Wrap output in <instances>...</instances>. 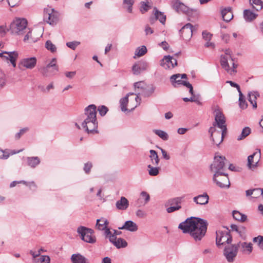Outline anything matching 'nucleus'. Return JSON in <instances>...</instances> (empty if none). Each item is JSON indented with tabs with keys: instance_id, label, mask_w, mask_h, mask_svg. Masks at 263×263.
Instances as JSON below:
<instances>
[{
	"instance_id": "9",
	"label": "nucleus",
	"mask_w": 263,
	"mask_h": 263,
	"mask_svg": "<svg viewBox=\"0 0 263 263\" xmlns=\"http://www.w3.org/2000/svg\"><path fill=\"white\" fill-rule=\"evenodd\" d=\"M59 14L53 9L47 8L44 10V20L50 25L55 24L59 21Z\"/></svg>"
},
{
	"instance_id": "52",
	"label": "nucleus",
	"mask_w": 263,
	"mask_h": 263,
	"mask_svg": "<svg viewBox=\"0 0 263 263\" xmlns=\"http://www.w3.org/2000/svg\"><path fill=\"white\" fill-rule=\"evenodd\" d=\"M39 37L35 38L32 36L31 32L29 31L27 34L25 36L24 41H28L29 39L31 40V42H36Z\"/></svg>"
},
{
	"instance_id": "33",
	"label": "nucleus",
	"mask_w": 263,
	"mask_h": 263,
	"mask_svg": "<svg viewBox=\"0 0 263 263\" xmlns=\"http://www.w3.org/2000/svg\"><path fill=\"white\" fill-rule=\"evenodd\" d=\"M27 161L28 165L32 168L35 167L40 163V158L37 157H28Z\"/></svg>"
},
{
	"instance_id": "60",
	"label": "nucleus",
	"mask_w": 263,
	"mask_h": 263,
	"mask_svg": "<svg viewBox=\"0 0 263 263\" xmlns=\"http://www.w3.org/2000/svg\"><path fill=\"white\" fill-rule=\"evenodd\" d=\"M20 1V0H6V2L10 7H13L18 4Z\"/></svg>"
},
{
	"instance_id": "49",
	"label": "nucleus",
	"mask_w": 263,
	"mask_h": 263,
	"mask_svg": "<svg viewBox=\"0 0 263 263\" xmlns=\"http://www.w3.org/2000/svg\"><path fill=\"white\" fill-rule=\"evenodd\" d=\"M253 241L257 242L259 248L263 250V236L259 235L253 238Z\"/></svg>"
},
{
	"instance_id": "28",
	"label": "nucleus",
	"mask_w": 263,
	"mask_h": 263,
	"mask_svg": "<svg viewBox=\"0 0 263 263\" xmlns=\"http://www.w3.org/2000/svg\"><path fill=\"white\" fill-rule=\"evenodd\" d=\"M109 224L108 221L105 218H101L97 220L96 228L100 231L106 229Z\"/></svg>"
},
{
	"instance_id": "45",
	"label": "nucleus",
	"mask_w": 263,
	"mask_h": 263,
	"mask_svg": "<svg viewBox=\"0 0 263 263\" xmlns=\"http://www.w3.org/2000/svg\"><path fill=\"white\" fill-rule=\"evenodd\" d=\"M151 8V6L149 5V2H141V8L140 11L142 13H144L147 12L150 8Z\"/></svg>"
},
{
	"instance_id": "61",
	"label": "nucleus",
	"mask_w": 263,
	"mask_h": 263,
	"mask_svg": "<svg viewBox=\"0 0 263 263\" xmlns=\"http://www.w3.org/2000/svg\"><path fill=\"white\" fill-rule=\"evenodd\" d=\"M159 148L162 153L163 158L166 160H169L170 159V156L167 154V152L161 147H159Z\"/></svg>"
},
{
	"instance_id": "48",
	"label": "nucleus",
	"mask_w": 263,
	"mask_h": 263,
	"mask_svg": "<svg viewBox=\"0 0 263 263\" xmlns=\"http://www.w3.org/2000/svg\"><path fill=\"white\" fill-rule=\"evenodd\" d=\"M6 79L5 73L0 71V89H2L6 85Z\"/></svg>"
},
{
	"instance_id": "5",
	"label": "nucleus",
	"mask_w": 263,
	"mask_h": 263,
	"mask_svg": "<svg viewBox=\"0 0 263 263\" xmlns=\"http://www.w3.org/2000/svg\"><path fill=\"white\" fill-rule=\"evenodd\" d=\"M27 21L25 18H16L10 25V30L13 33L22 34L27 29Z\"/></svg>"
},
{
	"instance_id": "25",
	"label": "nucleus",
	"mask_w": 263,
	"mask_h": 263,
	"mask_svg": "<svg viewBox=\"0 0 263 263\" xmlns=\"http://www.w3.org/2000/svg\"><path fill=\"white\" fill-rule=\"evenodd\" d=\"M180 74H175L172 75L170 77V81L173 85V86L175 87H178L179 85H183L184 86L185 83H188L189 82L182 80L181 79H180Z\"/></svg>"
},
{
	"instance_id": "19",
	"label": "nucleus",
	"mask_w": 263,
	"mask_h": 263,
	"mask_svg": "<svg viewBox=\"0 0 263 263\" xmlns=\"http://www.w3.org/2000/svg\"><path fill=\"white\" fill-rule=\"evenodd\" d=\"M148 67V63L143 60L136 63L132 67V71L135 75L139 74L142 71L147 70Z\"/></svg>"
},
{
	"instance_id": "13",
	"label": "nucleus",
	"mask_w": 263,
	"mask_h": 263,
	"mask_svg": "<svg viewBox=\"0 0 263 263\" xmlns=\"http://www.w3.org/2000/svg\"><path fill=\"white\" fill-rule=\"evenodd\" d=\"M18 57L17 51H4L0 53V57L4 61L10 62L13 67H15L16 64V61Z\"/></svg>"
},
{
	"instance_id": "63",
	"label": "nucleus",
	"mask_w": 263,
	"mask_h": 263,
	"mask_svg": "<svg viewBox=\"0 0 263 263\" xmlns=\"http://www.w3.org/2000/svg\"><path fill=\"white\" fill-rule=\"evenodd\" d=\"M28 130V128H24L20 130V132L16 134L15 138L16 139H19L22 135H23L25 133H26Z\"/></svg>"
},
{
	"instance_id": "34",
	"label": "nucleus",
	"mask_w": 263,
	"mask_h": 263,
	"mask_svg": "<svg viewBox=\"0 0 263 263\" xmlns=\"http://www.w3.org/2000/svg\"><path fill=\"white\" fill-rule=\"evenodd\" d=\"M149 158L152 165H158L159 163V158L157 152L155 150L151 149L149 151Z\"/></svg>"
},
{
	"instance_id": "62",
	"label": "nucleus",
	"mask_w": 263,
	"mask_h": 263,
	"mask_svg": "<svg viewBox=\"0 0 263 263\" xmlns=\"http://www.w3.org/2000/svg\"><path fill=\"white\" fill-rule=\"evenodd\" d=\"M226 83L230 84V85L232 87H234L236 88V89L238 90L239 93H240V92H241V90H240V87H239V86L237 84H236V83H234V82H232L231 81H227L226 82Z\"/></svg>"
},
{
	"instance_id": "22",
	"label": "nucleus",
	"mask_w": 263,
	"mask_h": 263,
	"mask_svg": "<svg viewBox=\"0 0 263 263\" xmlns=\"http://www.w3.org/2000/svg\"><path fill=\"white\" fill-rule=\"evenodd\" d=\"M120 230H126L130 232H136L138 230V226L132 220L126 221L121 227H119Z\"/></svg>"
},
{
	"instance_id": "4",
	"label": "nucleus",
	"mask_w": 263,
	"mask_h": 263,
	"mask_svg": "<svg viewBox=\"0 0 263 263\" xmlns=\"http://www.w3.org/2000/svg\"><path fill=\"white\" fill-rule=\"evenodd\" d=\"M220 64L221 67L231 75L237 71V64L234 62L229 49H226L224 54L221 55Z\"/></svg>"
},
{
	"instance_id": "46",
	"label": "nucleus",
	"mask_w": 263,
	"mask_h": 263,
	"mask_svg": "<svg viewBox=\"0 0 263 263\" xmlns=\"http://www.w3.org/2000/svg\"><path fill=\"white\" fill-rule=\"evenodd\" d=\"M141 199H144L143 205H145L149 201L150 196L147 193L143 191L140 194V198L139 199V200Z\"/></svg>"
},
{
	"instance_id": "51",
	"label": "nucleus",
	"mask_w": 263,
	"mask_h": 263,
	"mask_svg": "<svg viewBox=\"0 0 263 263\" xmlns=\"http://www.w3.org/2000/svg\"><path fill=\"white\" fill-rule=\"evenodd\" d=\"M98 110L100 116H104L106 115L108 109L105 106L101 105L98 107Z\"/></svg>"
},
{
	"instance_id": "24",
	"label": "nucleus",
	"mask_w": 263,
	"mask_h": 263,
	"mask_svg": "<svg viewBox=\"0 0 263 263\" xmlns=\"http://www.w3.org/2000/svg\"><path fill=\"white\" fill-rule=\"evenodd\" d=\"M237 245H238V248H241V252L243 253L250 254L252 251V244L251 242H239Z\"/></svg>"
},
{
	"instance_id": "6",
	"label": "nucleus",
	"mask_w": 263,
	"mask_h": 263,
	"mask_svg": "<svg viewBox=\"0 0 263 263\" xmlns=\"http://www.w3.org/2000/svg\"><path fill=\"white\" fill-rule=\"evenodd\" d=\"M77 232L81 235V239L88 243H93L96 241V238L93 235L94 231L92 229L83 226L78 227Z\"/></svg>"
},
{
	"instance_id": "50",
	"label": "nucleus",
	"mask_w": 263,
	"mask_h": 263,
	"mask_svg": "<svg viewBox=\"0 0 263 263\" xmlns=\"http://www.w3.org/2000/svg\"><path fill=\"white\" fill-rule=\"evenodd\" d=\"M146 85L144 82L141 81L136 82L134 84L135 87L137 89H139L141 90V91L143 90L147 86Z\"/></svg>"
},
{
	"instance_id": "32",
	"label": "nucleus",
	"mask_w": 263,
	"mask_h": 263,
	"mask_svg": "<svg viewBox=\"0 0 263 263\" xmlns=\"http://www.w3.org/2000/svg\"><path fill=\"white\" fill-rule=\"evenodd\" d=\"M221 15L223 18V20L227 22L230 21L233 17L230 8L222 9L221 10Z\"/></svg>"
},
{
	"instance_id": "42",
	"label": "nucleus",
	"mask_w": 263,
	"mask_h": 263,
	"mask_svg": "<svg viewBox=\"0 0 263 263\" xmlns=\"http://www.w3.org/2000/svg\"><path fill=\"white\" fill-rule=\"evenodd\" d=\"M239 106L241 109H246L248 106V104L245 99V97L243 96L241 92L239 93Z\"/></svg>"
},
{
	"instance_id": "30",
	"label": "nucleus",
	"mask_w": 263,
	"mask_h": 263,
	"mask_svg": "<svg viewBox=\"0 0 263 263\" xmlns=\"http://www.w3.org/2000/svg\"><path fill=\"white\" fill-rule=\"evenodd\" d=\"M243 15L245 20L248 22L253 21L258 16V14L253 12L250 9H245L243 11Z\"/></svg>"
},
{
	"instance_id": "12",
	"label": "nucleus",
	"mask_w": 263,
	"mask_h": 263,
	"mask_svg": "<svg viewBox=\"0 0 263 263\" xmlns=\"http://www.w3.org/2000/svg\"><path fill=\"white\" fill-rule=\"evenodd\" d=\"M232 241V237L230 234L229 231H218L216 232V242L217 246H219L223 245L225 242H227L228 245H231L230 243Z\"/></svg>"
},
{
	"instance_id": "27",
	"label": "nucleus",
	"mask_w": 263,
	"mask_h": 263,
	"mask_svg": "<svg viewBox=\"0 0 263 263\" xmlns=\"http://www.w3.org/2000/svg\"><path fill=\"white\" fill-rule=\"evenodd\" d=\"M72 263H89L88 260L81 254H73L71 256Z\"/></svg>"
},
{
	"instance_id": "26",
	"label": "nucleus",
	"mask_w": 263,
	"mask_h": 263,
	"mask_svg": "<svg viewBox=\"0 0 263 263\" xmlns=\"http://www.w3.org/2000/svg\"><path fill=\"white\" fill-rule=\"evenodd\" d=\"M129 205L128 200L124 197H121L120 200H118L116 203V206L117 209L120 210H125Z\"/></svg>"
},
{
	"instance_id": "17",
	"label": "nucleus",
	"mask_w": 263,
	"mask_h": 263,
	"mask_svg": "<svg viewBox=\"0 0 263 263\" xmlns=\"http://www.w3.org/2000/svg\"><path fill=\"white\" fill-rule=\"evenodd\" d=\"M160 65L165 69H172L177 65L176 59L170 55H165L161 60Z\"/></svg>"
},
{
	"instance_id": "29",
	"label": "nucleus",
	"mask_w": 263,
	"mask_h": 263,
	"mask_svg": "<svg viewBox=\"0 0 263 263\" xmlns=\"http://www.w3.org/2000/svg\"><path fill=\"white\" fill-rule=\"evenodd\" d=\"M153 14L155 17V19L158 20L162 24H164L166 21V15L161 11L157 9L156 7H154L153 9Z\"/></svg>"
},
{
	"instance_id": "39",
	"label": "nucleus",
	"mask_w": 263,
	"mask_h": 263,
	"mask_svg": "<svg viewBox=\"0 0 263 263\" xmlns=\"http://www.w3.org/2000/svg\"><path fill=\"white\" fill-rule=\"evenodd\" d=\"M153 132L156 135L158 136L162 140H168V135L165 132L160 130V129H154L153 130Z\"/></svg>"
},
{
	"instance_id": "43",
	"label": "nucleus",
	"mask_w": 263,
	"mask_h": 263,
	"mask_svg": "<svg viewBox=\"0 0 263 263\" xmlns=\"http://www.w3.org/2000/svg\"><path fill=\"white\" fill-rule=\"evenodd\" d=\"M147 52L146 47L145 46H141L137 48L135 51V55L141 57L144 55Z\"/></svg>"
},
{
	"instance_id": "10",
	"label": "nucleus",
	"mask_w": 263,
	"mask_h": 263,
	"mask_svg": "<svg viewBox=\"0 0 263 263\" xmlns=\"http://www.w3.org/2000/svg\"><path fill=\"white\" fill-rule=\"evenodd\" d=\"M155 90V87L152 85L147 86L145 89L139 92L136 96L133 99V100L135 101V104L131 107L130 110H134L137 106L139 105L141 102V98L139 97L140 95L144 97H149L152 95Z\"/></svg>"
},
{
	"instance_id": "36",
	"label": "nucleus",
	"mask_w": 263,
	"mask_h": 263,
	"mask_svg": "<svg viewBox=\"0 0 263 263\" xmlns=\"http://www.w3.org/2000/svg\"><path fill=\"white\" fill-rule=\"evenodd\" d=\"M233 217L235 220L241 222H245L247 218V216L245 214H242L238 211L233 212Z\"/></svg>"
},
{
	"instance_id": "41",
	"label": "nucleus",
	"mask_w": 263,
	"mask_h": 263,
	"mask_svg": "<svg viewBox=\"0 0 263 263\" xmlns=\"http://www.w3.org/2000/svg\"><path fill=\"white\" fill-rule=\"evenodd\" d=\"M135 3V0H124L123 7L127 8V11L129 13L132 12V7Z\"/></svg>"
},
{
	"instance_id": "35",
	"label": "nucleus",
	"mask_w": 263,
	"mask_h": 263,
	"mask_svg": "<svg viewBox=\"0 0 263 263\" xmlns=\"http://www.w3.org/2000/svg\"><path fill=\"white\" fill-rule=\"evenodd\" d=\"M250 4L252 8L257 11H260L263 8V2L261 0H250Z\"/></svg>"
},
{
	"instance_id": "15",
	"label": "nucleus",
	"mask_w": 263,
	"mask_h": 263,
	"mask_svg": "<svg viewBox=\"0 0 263 263\" xmlns=\"http://www.w3.org/2000/svg\"><path fill=\"white\" fill-rule=\"evenodd\" d=\"M36 59L35 57L27 58L22 59L18 65V67L22 69V67L32 69L36 64Z\"/></svg>"
},
{
	"instance_id": "57",
	"label": "nucleus",
	"mask_w": 263,
	"mask_h": 263,
	"mask_svg": "<svg viewBox=\"0 0 263 263\" xmlns=\"http://www.w3.org/2000/svg\"><path fill=\"white\" fill-rule=\"evenodd\" d=\"M40 262L50 263V258L48 256L42 255L38 259Z\"/></svg>"
},
{
	"instance_id": "18",
	"label": "nucleus",
	"mask_w": 263,
	"mask_h": 263,
	"mask_svg": "<svg viewBox=\"0 0 263 263\" xmlns=\"http://www.w3.org/2000/svg\"><path fill=\"white\" fill-rule=\"evenodd\" d=\"M52 68V71H58L59 67L57 64V59L53 58L51 62L48 64L46 66H44L39 69V71L45 77L48 76L49 72V69Z\"/></svg>"
},
{
	"instance_id": "55",
	"label": "nucleus",
	"mask_w": 263,
	"mask_h": 263,
	"mask_svg": "<svg viewBox=\"0 0 263 263\" xmlns=\"http://www.w3.org/2000/svg\"><path fill=\"white\" fill-rule=\"evenodd\" d=\"M92 167V164L90 162H88L84 164L83 170L86 174H89Z\"/></svg>"
},
{
	"instance_id": "40",
	"label": "nucleus",
	"mask_w": 263,
	"mask_h": 263,
	"mask_svg": "<svg viewBox=\"0 0 263 263\" xmlns=\"http://www.w3.org/2000/svg\"><path fill=\"white\" fill-rule=\"evenodd\" d=\"M114 245L117 248H125L127 246V242L122 238H119L114 242Z\"/></svg>"
},
{
	"instance_id": "23",
	"label": "nucleus",
	"mask_w": 263,
	"mask_h": 263,
	"mask_svg": "<svg viewBox=\"0 0 263 263\" xmlns=\"http://www.w3.org/2000/svg\"><path fill=\"white\" fill-rule=\"evenodd\" d=\"M209 197L206 193L199 195L193 198V201L197 204L205 205L209 202Z\"/></svg>"
},
{
	"instance_id": "3",
	"label": "nucleus",
	"mask_w": 263,
	"mask_h": 263,
	"mask_svg": "<svg viewBox=\"0 0 263 263\" xmlns=\"http://www.w3.org/2000/svg\"><path fill=\"white\" fill-rule=\"evenodd\" d=\"M84 111L86 118L82 124L83 128L88 133L96 131L98 128L97 106L94 104L89 105L85 108Z\"/></svg>"
},
{
	"instance_id": "8",
	"label": "nucleus",
	"mask_w": 263,
	"mask_h": 263,
	"mask_svg": "<svg viewBox=\"0 0 263 263\" xmlns=\"http://www.w3.org/2000/svg\"><path fill=\"white\" fill-rule=\"evenodd\" d=\"M238 245L236 244L227 245L223 250V255L229 262H233L238 253Z\"/></svg>"
},
{
	"instance_id": "37",
	"label": "nucleus",
	"mask_w": 263,
	"mask_h": 263,
	"mask_svg": "<svg viewBox=\"0 0 263 263\" xmlns=\"http://www.w3.org/2000/svg\"><path fill=\"white\" fill-rule=\"evenodd\" d=\"M148 174L151 176H157L160 170L159 167L153 166L152 164H148L147 165Z\"/></svg>"
},
{
	"instance_id": "7",
	"label": "nucleus",
	"mask_w": 263,
	"mask_h": 263,
	"mask_svg": "<svg viewBox=\"0 0 263 263\" xmlns=\"http://www.w3.org/2000/svg\"><path fill=\"white\" fill-rule=\"evenodd\" d=\"M213 179L217 186L221 188L229 187L230 185L227 174L222 172L214 174Z\"/></svg>"
},
{
	"instance_id": "44",
	"label": "nucleus",
	"mask_w": 263,
	"mask_h": 263,
	"mask_svg": "<svg viewBox=\"0 0 263 263\" xmlns=\"http://www.w3.org/2000/svg\"><path fill=\"white\" fill-rule=\"evenodd\" d=\"M45 47L52 53H54L57 51V47L55 45H54L50 40L46 41L45 43Z\"/></svg>"
},
{
	"instance_id": "56",
	"label": "nucleus",
	"mask_w": 263,
	"mask_h": 263,
	"mask_svg": "<svg viewBox=\"0 0 263 263\" xmlns=\"http://www.w3.org/2000/svg\"><path fill=\"white\" fill-rule=\"evenodd\" d=\"M202 35L203 39L206 41H210L212 37V34L206 31H203Z\"/></svg>"
},
{
	"instance_id": "58",
	"label": "nucleus",
	"mask_w": 263,
	"mask_h": 263,
	"mask_svg": "<svg viewBox=\"0 0 263 263\" xmlns=\"http://www.w3.org/2000/svg\"><path fill=\"white\" fill-rule=\"evenodd\" d=\"M181 206L180 205H176V206H173L171 205L170 207H168L166 209V211L167 213H172L175 211L178 210L180 209Z\"/></svg>"
},
{
	"instance_id": "64",
	"label": "nucleus",
	"mask_w": 263,
	"mask_h": 263,
	"mask_svg": "<svg viewBox=\"0 0 263 263\" xmlns=\"http://www.w3.org/2000/svg\"><path fill=\"white\" fill-rule=\"evenodd\" d=\"M231 228L232 231L237 232L240 236H242L241 231L239 229L237 225L234 224H231Z\"/></svg>"
},
{
	"instance_id": "14",
	"label": "nucleus",
	"mask_w": 263,
	"mask_h": 263,
	"mask_svg": "<svg viewBox=\"0 0 263 263\" xmlns=\"http://www.w3.org/2000/svg\"><path fill=\"white\" fill-rule=\"evenodd\" d=\"M170 5L172 8L177 13H186L189 11V8L180 0H171Z\"/></svg>"
},
{
	"instance_id": "21",
	"label": "nucleus",
	"mask_w": 263,
	"mask_h": 263,
	"mask_svg": "<svg viewBox=\"0 0 263 263\" xmlns=\"http://www.w3.org/2000/svg\"><path fill=\"white\" fill-rule=\"evenodd\" d=\"M135 94L134 93H128L126 95V96L121 98L120 100V107L121 109L123 112H125L126 111H127L128 110L129 111H132V110H130L131 107L133 106V105H129V108L128 109L126 106L128 102V97L129 96H134ZM135 104V103L133 104L134 105Z\"/></svg>"
},
{
	"instance_id": "31",
	"label": "nucleus",
	"mask_w": 263,
	"mask_h": 263,
	"mask_svg": "<svg viewBox=\"0 0 263 263\" xmlns=\"http://www.w3.org/2000/svg\"><path fill=\"white\" fill-rule=\"evenodd\" d=\"M259 97V93L257 91H252L248 93V100L252 104L254 108L257 107L256 100Z\"/></svg>"
},
{
	"instance_id": "53",
	"label": "nucleus",
	"mask_w": 263,
	"mask_h": 263,
	"mask_svg": "<svg viewBox=\"0 0 263 263\" xmlns=\"http://www.w3.org/2000/svg\"><path fill=\"white\" fill-rule=\"evenodd\" d=\"M80 44V42L78 41L69 42L66 43L67 46L72 50H74Z\"/></svg>"
},
{
	"instance_id": "54",
	"label": "nucleus",
	"mask_w": 263,
	"mask_h": 263,
	"mask_svg": "<svg viewBox=\"0 0 263 263\" xmlns=\"http://www.w3.org/2000/svg\"><path fill=\"white\" fill-rule=\"evenodd\" d=\"M263 193L262 189L257 188L254 189L253 191V195L252 196L253 198H257L259 197Z\"/></svg>"
},
{
	"instance_id": "16",
	"label": "nucleus",
	"mask_w": 263,
	"mask_h": 263,
	"mask_svg": "<svg viewBox=\"0 0 263 263\" xmlns=\"http://www.w3.org/2000/svg\"><path fill=\"white\" fill-rule=\"evenodd\" d=\"M193 31V25L190 23H187L180 30V33L182 39L187 41L192 37Z\"/></svg>"
},
{
	"instance_id": "11",
	"label": "nucleus",
	"mask_w": 263,
	"mask_h": 263,
	"mask_svg": "<svg viewBox=\"0 0 263 263\" xmlns=\"http://www.w3.org/2000/svg\"><path fill=\"white\" fill-rule=\"evenodd\" d=\"M226 158L223 156H215L213 163L211 165L210 168L212 172L214 174L224 172L225 163L224 161Z\"/></svg>"
},
{
	"instance_id": "20",
	"label": "nucleus",
	"mask_w": 263,
	"mask_h": 263,
	"mask_svg": "<svg viewBox=\"0 0 263 263\" xmlns=\"http://www.w3.org/2000/svg\"><path fill=\"white\" fill-rule=\"evenodd\" d=\"M260 157V152H254L253 154L248 157V166L249 168H255L257 166L259 158Z\"/></svg>"
},
{
	"instance_id": "59",
	"label": "nucleus",
	"mask_w": 263,
	"mask_h": 263,
	"mask_svg": "<svg viewBox=\"0 0 263 263\" xmlns=\"http://www.w3.org/2000/svg\"><path fill=\"white\" fill-rule=\"evenodd\" d=\"M8 31V29L7 28L6 26L2 25L0 26V36L3 37L4 36L6 32Z\"/></svg>"
},
{
	"instance_id": "2",
	"label": "nucleus",
	"mask_w": 263,
	"mask_h": 263,
	"mask_svg": "<svg viewBox=\"0 0 263 263\" xmlns=\"http://www.w3.org/2000/svg\"><path fill=\"white\" fill-rule=\"evenodd\" d=\"M215 112V122L213 123V126L210 128L209 132L213 143L219 145L223 141V135L227 132V126L224 116L220 110L216 109Z\"/></svg>"
},
{
	"instance_id": "38",
	"label": "nucleus",
	"mask_w": 263,
	"mask_h": 263,
	"mask_svg": "<svg viewBox=\"0 0 263 263\" xmlns=\"http://www.w3.org/2000/svg\"><path fill=\"white\" fill-rule=\"evenodd\" d=\"M250 133V128L249 127H245L242 129L241 134L237 137V140L238 141L242 140L247 137Z\"/></svg>"
},
{
	"instance_id": "47",
	"label": "nucleus",
	"mask_w": 263,
	"mask_h": 263,
	"mask_svg": "<svg viewBox=\"0 0 263 263\" xmlns=\"http://www.w3.org/2000/svg\"><path fill=\"white\" fill-rule=\"evenodd\" d=\"M182 199L183 197L173 198L168 201V203L171 205L173 206L179 205V204L181 203Z\"/></svg>"
},
{
	"instance_id": "1",
	"label": "nucleus",
	"mask_w": 263,
	"mask_h": 263,
	"mask_svg": "<svg viewBox=\"0 0 263 263\" xmlns=\"http://www.w3.org/2000/svg\"><path fill=\"white\" fill-rule=\"evenodd\" d=\"M208 224L207 221L202 218L191 217L181 222L178 228L183 233H189L196 241H198L205 236Z\"/></svg>"
}]
</instances>
